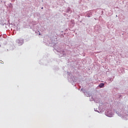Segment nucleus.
Instances as JSON below:
<instances>
[{
  "label": "nucleus",
  "mask_w": 128,
  "mask_h": 128,
  "mask_svg": "<svg viewBox=\"0 0 128 128\" xmlns=\"http://www.w3.org/2000/svg\"><path fill=\"white\" fill-rule=\"evenodd\" d=\"M104 86V83H101L99 84V86L100 88H103Z\"/></svg>",
  "instance_id": "1"
},
{
  "label": "nucleus",
  "mask_w": 128,
  "mask_h": 128,
  "mask_svg": "<svg viewBox=\"0 0 128 128\" xmlns=\"http://www.w3.org/2000/svg\"><path fill=\"white\" fill-rule=\"evenodd\" d=\"M44 8L42 7V10Z\"/></svg>",
  "instance_id": "2"
},
{
  "label": "nucleus",
  "mask_w": 128,
  "mask_h": 128,
  "mask_svg": "<svg viewBox=\"0 0 128 128\" xmlns=\"http://www.w3.org/2000/svg\"><path fill=\"white\" fill-rule=\"evenodd\" d=\"M0 62H2V61H0Z\"/></svg>",
  "instance_id": "3"
}]
</instances>
